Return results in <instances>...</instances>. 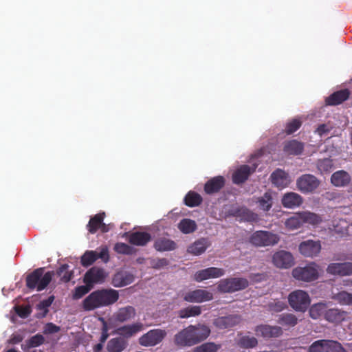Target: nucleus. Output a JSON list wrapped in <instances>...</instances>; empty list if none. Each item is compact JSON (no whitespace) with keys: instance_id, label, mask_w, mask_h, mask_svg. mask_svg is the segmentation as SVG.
Instances as JSON below:
<instances>
[{"instance_id":"1","label":"nucleus","mask_w":352,"mask_h":352,"mask_svg":"<svg viewBox=\"0 0 352 352\" xmlns=\"http://www.w3.org/2000/svg\"><path fill=\"white\" fill-rule=\"evenodd\" d=\"M119 298V293L113 289H102L91 292L82 302L85 311L107 307L114 304Z\"/></svg>"},{"instance_id":"2","label":"nucleus","mask_w":352,"mask_h":352,"mask_svg":"<svg viewBox=\"0 0 352 352\" xmlns=\"http://www.w3.org/2000/svg\"><path fill=\"white\" fill-rule=\"evenodd\" d=\"M44 272L43 267H39L29 274L25 280L27 287L32 290L36 289L38 292L45 289L52 281L54 272Z\"/></svg>"},{"instance_id":"3","label":"nucleus","mask_w":352,"mask_h":352,"mask_svg":"<svg viewBox=\"0 0 352 352\" xmlns=\"http://www.w3.org/2000/svg\"><path fill=\"white\" fill-rule=\"evenodd\" d=\"M319 266L312 262L305 267H297L292 270L293 277L304 282H311L318 278Z\"/></svg>"},{"instance_id":"4","label":"nucleus","mask_w":352,"mask_h":352,"mask_svg":"<svg viewBox=\"0 0 352 352\" xmlns=\"http://www.w3.org/2000/svg\"><path fill=\"white\" fill-rule=\"evenodd\" d=\"M248 281L244 278H229L219 281L217 289L223 293H232L245 289Z\"/></svg>"},{"instance_id":"5","label":"nucleus","mask_w":352,"mask_h":352,"mask_svg":"<svg viewBox=\"0 0 352 352\" xmlns=\"http://www.w3.org/2000/svg\"><path fill=\"white\" fill-rule=\"evenodd\" d=\"M279 240L277 234L263 230L256 231L250 239V243L258 247L274 245L277 244Z\"/></svg>"},{"instance_id":"6","label":"nucleus","mask_w":352,"mask_h":352,"mask_svg":"<svg viewBox=\"0 0 352 352\" xmlns=\"http://www.w3.org/2000/svg\"><path fill=\"white\" fill-rule=\"evenodd\" d=\"M289 305L296 311H305L310 305L309 294L302 290H295L288 296Z\"/></svg>"},{"instance_id":"7","label":"nucleus","mask_w":352,"mask_h":352,"mask_svg":"<svg viewBox=\"0 0 352 352\" xmlns=\"http://www.w3.org/2000/svg\"><path fill=\"white\" fill-rule=\"evenodd\" d=\"M309 352H346V351L337 341L320 340L311 344Z\"/></svg>"},{"instance_id":"8","label":"nucleus","mask_w":352,"mask_h":352,"mask_svg":"<svg viewBox=\"0 0 352 352\" xmlns=\"http://www.w3.org/2000/svg\"><path fill=\"white\" fill-rule=\"evenodd\" d=\"M166 334L164 329H151L140 338L139 343L144 346H155L164 339Z\"/></svg>"},{"instance_id":"9","label":"nucleus","mask_w":352,"mask_h":352,"mask_svg":"<svg viewBox=\"0 0 352 352\" xmlns=\"http://www.w3.org/2000/svg\"><path fill=\"white\" fill-rule=\"evenodd\" d=\"M320 185V181L313 175L305 174L296 180V186L302 193L314 192Z\"/></svg>"},{"instance_id":"10","label":"nucleus","mask_w":352,"mask_h":352,"mask_svg":"<svg viewBox=\"0 0 352 352\" xmlns=\"http://www.w3.org/2000/svg\"><path fill=\"white\" fill-rule=\"evenodd\" d=\"M298 250L300 253L304 256H316L320 252L321 243L319 240H306L300 243Z\"/></svg>"},{"instance_id":"11","label":"nucleus","mask_w":352,"mask_h":352,"mask_svg":"<svg viewBox=\"0 0 352 352\" xmlns=\"http://www.w3.org/2000/svg\"><path fill=\"white\" fill-rule=\"evenodd\" d=\"M326 271L333 276H352V262L331 263L328 265Z\"/></svg>"},{"instance_id":"12","label":"nucleus","mask_w":352,"mask_h":352,"mask_svg":"<svg viewBox=\"0 0 352 352\" xmlns=\"http://www.w3.org/2000/svg\"><path fill=\"white\" fill-rule=\"evenodd\" d=\"M183 299L188 302L201 303L213 299V294L208 290L195 289L184 295Z\"/></svg>"},{"instance_id":"13","label":"nucleus","mask_w":352,"mask_h":352,"mask_svg":"<svg viewBox=\"0 0 352 352\" xmlns=\"http://www.w3.org/2000/svg\"><path fill=\"white\" fill-rule=\"evenodd\" d=\"M257 336L263 337L265 339L278 338L283 334V329L278 326H271L269 324H260L254 328Z\"/></svg>"},{"instance_id":"14","label":"nucleus","mask_w":352,"mask_h":352,"mask_svg":"<svg viewBox=\"0 0 352 352\" xmlns=\"http://www.w3.org/2000/svg\"><path fill=\"white\" fill-rule=\"evenodd\" d=\"M106 278V273L102 268L93 267L89 269L85 274L83 282L85 284H89L91 287L96 283L104 282Z\"/></svg>"},{"instance_id":"15","label":"nucleus","mask_w":352,"mask_h":352,"mask_svg":"<svg viewBox=\"0 0 352 352\" xmlns=\"http://www.w3.org/2000/svg\"><path fill=\"white\" fill-rule=\"evenodd\" d=\"M272 262L277 267L287 269L294 265V257L290 252L280 250L274 254Z\"/></svg>"},{"instance_id":"16","label":"nucleus","mask_w":352,"mask_h":352,"mask_svg":"<svg viewBox=\"0 0 352 352\" xmlns=\"http://www.w3.org/2000/svg\"><path fill=\"white\" fill-rule=\"evenodd\" d=\"M174 343L178 347L195 345L190 326L182 329L174 336Z\"/></svg>"},{"instance_id":"17","label":"nucleus","mask_w":352,"mask_h":352,"mask_svg":"<svg viewBox=\"0 0 352 352\" xmlns=\"http://www.w3.org/2000/svg\"><path fill=\"white\" fill-rule=\"evenodd\" d=\"M225 274V270L215 267H208L199 270L194 274V280L201 282L210 278H219Z\"/></svg>"},{"instance_id":"18","label":"nucleus","mask_w":352,"mask_h":352,"mask_svg":"<svg viewBox=\"0 0 352 352\" xmlns=\"http://www.w3.org/2000/svg\"><path fill=\"white\" fill-rule=\"evenodd\" d=\"M189 326L195 345L206 340L211 333L210 327L204 324L199 323Z\"/></svg>"},{"instance_id":"19","label":"nucleus","mask_w":352,"mask_h":352,"mask_svg":"<svg viewBox=\"0 0 352 352\" xmlns=\"http://www.w3.org/2000/svg\"><path fill=\"white\" fill-rule=\"evenodd\" d=\"M226 179L219 175L208 179L204 184V190L207 195L218 193L225 186Z\"/></svg>"},{"instance_id":"20","label":"nucleus","mask_w":352,"mask_h":352,"mask_svg":"<svg viewBox=\"0 0 352 352\" xmlns=\"http://www.w3.org/2000/svg\"><path fill=\"white\" fill-rule=\"evenodd\" d=\"M136 315L135 309L132 306H126L120 308L113 314L111 320L115 322L123 323L129 321Z\"/></svg>"},{"instance_id":"21","label":"nucleus","mask_w":352,"mask_h":352,"mask_svg":"<svg viewBox=\"0 0 352 352\" xmlns=\"http://www.w3.org/2000/svg\"><path fill=\"white\" fill-rule=\"evenodd\" d=\"M303 202V198L298 193L289 192L284 194L281 199V204L284 208H295L299 207Z\"/></svg>"},{"instance_id":"22","label":"nucleus","mask_w":352,"mask_h":352,"mask_svg":"<svg viewBox=\"0 0 352 352\" xmlns=\"http://www.w3.org/2000/svg\"><path fill=\"white\" fill-rule=\"evenodd\" d=\"M241 321V317L238 315H229L216 318L214 324L216 327L224 329L232 328L238 324Z\"/></svg>"},{"instance_id":"23","label":"nucleus","mask_w":352,"mask_h":352,"mask_svg":"<svg viewBox=\"0 0 352 352\" xmlns=\"http://www.w3.org/2000/svg\"><path fill=\"white\" fill-rule=\"evenodd\" d=\"M134 276L127 272L121 271L117 272L112 278V284L116 287H122L132 283L134 281Z\"/></svg>"},{"instance_id":"24","label":"nucleus","mask_w":352,"mask_h":352,"mask_svg":"<svg viewBox=\"0 0 352 352\" xmlns=\"http://www.w3.org/2000/svg\"><path fill=\"white\" fill-rule=\"evenodd\" d=\"M254 172L248 165H242L232 174V182L235 184L244 183L249 176Z\"/></svg>"},{"instance_id":"25","label":"nucleus","mask_w":352,"mask_h":352,"mask_svg":"<svg viewBox=\"0 0 352 352\" xmlns=\"http://www.w3.org/2000/svg\"><path fill=\"white\" fill-rule=\"evenodd\" d=\"M350 96V91L347 89L337 91L325 99L327 105H338L346 101Z\"/></svg>"},{"instance_id":"26","label":"nucleus","mask_w":352,"mask_h":352,"mask_svg":"<svg viewBox=\"0 0 352 352\" xmlns=\"http://www.w3.org/2000/svg\"><path fill=\"white\" fill-rule=\"evenodd\" d=\"M151 240V235L146 232H134L129 235V242L135 245L144 246Z\"/></svg>"},{"instance_id":"27","label":"nucleus","mask_w":352,"mask_h":352,"mask_svg":"<svg viewBox=\"0 0 352 352\" xmlns=\"http://www.w3.org/2000/svg\"><path fill=\"white\" fill-rule=\"evenodd\" d=\"M142 328L143 324L141 322H136L122 326L116 330V333L124 338H130L140 331Z\"/></svg>"},{"instance_id":"28","label":"nucleus","mask_w":352,"mask_h":352,"mask_svg":"<svg viewBox=\"0 0 352 352\" xmlns=\"http://www.w3.org/2000/svg\"><path fill=\"white\" fill-rule=\"evenodd\" d=\"M304 150V144L296 140H292L284 143L283 151L288 155H298Z\"/></svg>"},{"instance_id":"29","label":"nucleus","mask_w":352,"mask_h":352,"mask_svg":"<svg viewBox=\"0 0 352 352\" xmlns=\"http://www.w3.org/2000/svg\"><path fill=\"white\" fill-rule=\"evenodd\" d=\"M272 182L278 188H285L288 185V174L281 169L274 170L271 175Z\"/></svg>"},{"instance_id":"30","label":"nucleus","mask_w":352,"mask_h":352,"mask_svg":"<svg viewBox=\"0 0 352 352\" xmlns=\"http://www.w3.org/2000/svg\"><path fill=\"white\" fill-rule=\"evenodd\" d=\"M346 315L347 313L346 311L333 308L325 311L324 318L332 323H340L345 319Z\"/></svg>"},{"instance_id":"31","label":"nucleus","mask_w":352,"mask_h":352,"mask_svg":"<svg viewBox=\"0 0 352 352\" xmlns=\"http://www.w3.org/2000/svg\"><path fill=\"white\" fill-rule=\"evenodd\" d=\"M331 181L336 186H344L350 182L351 177L347 172L338 170L331 175Z\"/></svg>"},{"instance_id":"32","label":"nucleus","mask_w":352,"mask_h":352,"mask_svg":"<svg viewBox=\"0 0 352 352\" xmlns=\"http://www.w3.org/2000/svg\"><path fill=\"white\" fill-rule=\"evenodd\" d=\"M153 246L157 251L165 252L175 250L177 245L173 241L162 237L155 241Z\"/></svg>"},{"instance_id":"33","label":"nucleus","mask_w":352,"mask_h":352,"mask_svg":"<svg viewBox=\"0 0 352 352\" xmlns=\"http://www.w3.org/2000/svg\"><path fill=\"white\" fill-rule=\"evenodd\" d=\"M228 214L232 217H241L246 221H252L254 214L245 207L232 208L228 211Z\"/></svg>"},{"instance_id":"34","label":"nucleus","mask_w":352,"mask_h":352,"mask_svg":"<svg viewBox=\"0 0 352 352\" xmlns=\"http://www.w3.org/2000/svg\"><path fill=\"white\" fill-rule=\"evenodd\" d=\"M209 243L206 239L202 238L195 241L192 245L188 248V252L193 255H200L204 253Z\"/></svg>"},{"instance_id":"35","label":"nucleus","mask_w":352,"mask_h":352,"mask_svg":"<svg viewBox=\"0 0 352 352\" xmlns=\"http://www.w3.org/2000/svg\"><path fill=\"white\" fill-rule=\"evenodd\" d=\"M105 213L100 212L91 217L87 225V229L91 234H95L101 226L102 221H104Z\"/></svg>"},{"instance_id":"36","label":"nucleus","mask_w":352,"mask_h":352,"mask_svg":"<svg viewBox=\"0 0 352 352\" xmlns=\"http://www.w3.org/2000/svg\"><path fill=\"white\" fill-rule=\"evenodd\" d=\"M202 201V197L197 192L192 190H190L184 199V204L190 208L199 206L201 204Z\"/></svg>"},{"instance_id":"37","label":"nucleus","mask_w":352,"mask_h":352,"mask_svg":"<svg viewBox=\"0 0 352 352\" xmlns=\"http://www.w3.org/2000/svg\"><path fill=\"white\" fill-rule=\"evenodd\" d=\"M126 347V341L122 338L111 339L107 345L108 352H122Z\"/></svg>"},{"instance_id":"38","label":"nucleus","mask_w":352,"mask_h":352,"mask_svg":"<svg viewBox=\"0 0 352 352\" xmlns=\"http://www.w3.org/2000/svg\"><path fill=\"white\" fill-rule=\"evenodd\" d=\"M54 300V296H50L48 298L41 300L36 307V309L40 312L36 314L37 318H45L49 312V307L52 305Z\"/></svg>"},{"instance_id":"39","label":"nucleus","mask_w":352,"mask_h":352,"mask_svg":"<svg viewBox=\"0 0 352 352\" xmlns=\"http://www.w3.org/2000/svg\"><path fill=\"white\" fill-rule=\"evenodd\" d=\"M332 230L338 234H345L348 233L349 223L342 218H336L332 221Z\"/></svg>"},{"instance_id":"40","label":"nucleus","mask_w":352,"mask_h":352,"mask_svg":"<svg viewBox=\"0 0 352 352\" xmlns=\"http://www.w3.org/2000/svg\"><path fill=\"white\" fill-rule=\"evenodd\" d=\"M45 342V338L43 335L37 333L25 341V344L21 345L23 351L28 350L31 348L38 347Z\"/></svg>"},{"instance_id":"41","label":"nucleus","mask_w":352,"mask_h":352,"mask_svg":"<svg viewBox=\"0 0 352 352\" xmlns=\"http://www.w3.org/2000/svg\"><path fill=\"white\" fill-rule=\"evenodd\" d=\"M257 203L261 210L267 212L273 205V198L270 192H266L264 195L258 198Z\"/></svg>"},{"instance_id":"42","label":"nucleus","mask_w":352,"mask_h":352,"mask_svg":"<svg viewBox=\"0 0 352 352\" xmlns=\"http://www.w3.org/2000/svg\"><path fill=\"white\" fill-rule=\"evenodd\" d=\"M300 215L302 224L309 223L313 226H316L322 222V218L320 215L309 211L301 212Z\"/></svg>"},{"instance_id":"43","label":"nucleus","mask_w":352,"mask_h":352,"mask_svg":"<svg viewBox=\"0 0 352 352\" xmlns=\"http://www.w3.org/2000/svg\"><path fill=\"white\" fill-rule=\"evenodd\" d=\"M197 224L194 220L183 219L178 224V229L184 234H190L197 229Z\"/></svg>"},{"instance_id":"44","label":"nucleus","mask_w":352,"mask_h":352,"mask_svg":"<svg viewBox=\"0 0 352 352\" xmlns=\"http://www.w3.org/2000/svg\"><path fill=\"white\" fill-rule=\"evenodd\" d=\"M201 309L199 306H190L180 309L178 311V316L180 318H188L200 315Z\"/></svg>"},{"instance_id":"45","label":"nucleus","mask_w":352,"mask_h":352,"mask_svg":"<svg viewBox=\"0 0 352 352\" xmlns=\"http://www.w3.org/2000/svg\"><path fill=\"white\" fill-rule=\"evenodd\" d=\"M277 322L283 326L294 327L298 323V318L292 314H282L278 316Z\"/></svg>"},{"instance_id":"46","label":"nucleus","mask_w":352,"mask_h":352,"mask_svg":"<svg viewBox=\"0 0 352 352\" xmlns=\"http://www.w3.org/2000/svg\"><path fill=\"white\" fill-rule=\"evenodd\" d=\"M68 264H63L59 268L56 270V274L60 277V280L64 283L69 282L72 277L74 272L72 270H69Z\"/></svg>"},{"instance_id":"47","label":"nucleus","mask_w":352,"mask_h":352,"mask_svg":"<svg viewBox=\"0 0 352 352\" xmlns=\"http://www.w3.org/2000/svg\"><path fill=\"white\" fill-rule=\"evenodd\" d=\"M300 212L296 213L294 216L288 218L285 222V227L291 230H296L302 226Z\"/></svg>"},{"instance_id":"48","label":"nucleus","mask_w":352,"mask_h":352,"mask_svg":"<svg viewBox=\"0 0 352 352\" xmlns=\"http://www.w3.org/2000/svg\"><path fill=\"white\" fill-rule=\"evenodd\" d=\"M332 298L342 305H352V294L342 291L333 294Z\"/></svg>"},{"instance_id":"49","label":"nucleus","mask_w":352,"mask_h":352,"mask_svg":"<svg viewBox=\"0 0 352 352\" xmlns=\"http://www.w3.org/2000/svg\"><path fill=\"white\" fill-rule=\"evenodd\" d=\"M327 306L324 303H316L312 305L309 309V316L313 319H318L322 315H324Z\"/></svg>"},{"instance_id":"50","label":"nucleus","mask_w":352,"mask_h":352,"mask_svg":"<svg viewBox=\"0 0 352 352\" xmlns=\"http://www.w3.org/2000/svg\"><path fill=\"white\" fill-rule=\"evenodd\" d=\"M258 344V340L253 336H245L240 338L239 341V345L241 348L251 349L256 346Z\"/></svg>"},{"instance_id":"51","label":"nucleus","mask_w":352,"mask_h":352,"mask_svg":"<svg viewBox=\"0 0 352 352\" xmlns=\"http://www.w3.org/2000/svg\"><path fill=\"white\" fill-rule=\"evenodd\" d=\"M97 260V252L95 251H86L81 257V264L84 267H88Z\"/></svg>"},{"instance_id":"52","label":"nucleus","mask_w":352,"mask_h":352,"mask_svg":"<svg viewBox=\"0 0 352 352\" xmlns=\"http://www.w3.org/2000/svg\"><path fill=\"white\" fill-rule=\"evenodd\" d=\"M318 170L322 173H330L333 168V160L329 158H324L318 160L317 163Z\"/></svg>"},{"instance_id":"53","label":"nucleus","mask_w":352,"mask_h":352,"mask_svg":"<svg viewBox=\"0 0 352 352\" xmlns=\"http://www.w3.org/2000/svg\"><path fill=\"white\" fill-rule=\"evenodd\" d=\"M114 250L118 254L124 255H131L135 252L133 247L124 243H116Z\"/></svg>"},{"instance_id":"54","label":"nucleus","mask_w":352,"mask_h":352,"mask_svg":"<svg viewBox=\"0 0 352 352\" xmlns=\"http://www.w3.org/2000/svg\"><path fill=\"white\" fill-rule=\"evenodd\" d=\"M93 288L89 284H85V285L78 286L74 289L73 292L72 298L74 300H78L84 296L85 294Z\"/></svg>"},{"instance_id":"55","label":"nucleus","mask_w":352,"mask_h":352,"mask_svg":"<svg viewBox=\"0 0 352 352\" xmlns=\"http://www.w3.org/2000/svg\"><path fill=\"white\" fill-rule=\"evenodd\" d=\"M302 125L300 120L294 118L288 122L285 126V133L290 135L296 132Z\"/></svg>"},{"instance_id":"56","label":"nucleus","mask_w":352,"mask_h":352,"mask_svg":"<svg viewBox=\"0 0 352 352\" xmlns=\"http://www.w3.org/2000/svg\"><path fill=\"white\" fill-rule=\"evenodd\" d=\"M218 349L214 342H206L195 348L192 352H217Z\"/></svg>"},{"instance_id":"57","label":"nucleus","mask_w":352,"mask_h":352,"mask_svg":"<svg viewBox=\"0 0 352 352\" xmlns=\"http://www.w3.org/2000/svg\"><path fill=\"white\" fill-rule=\"evenodd\" d=\"M169 264V261L166 258H157L152 259L151 261V265L154 269H161L166 266H167Z\"/></svg>"},{"instance_id":"58","label":"nucleus","mask_w":352,"mask_h":352,"mask_svg":"<svg viewBox=\"0 0 352 352\" xmlns=\"http://www.w3.org/2000/svg\"><path fill=\"white\" fill-rule=\"evenodd\" d=\"M267 306L270 311L274 312H280L286 307L285 303L282 301L271 302Z\"/></svg>"},{"instance_id":"59","label":"nucleus","mask_w":352,"mask_h":352,"mask_svg":"<svg viewBox=\"0 0 352 352\" xmlns=\"http://www.w3.org/2000/svg\"><path fill=\"white\" fill-rule=\"evenodd\" d=\"M60 331V327L58 326H56V324L49 322L47 323L44 329V333L45 334H51L57 333Z\"/></svg>"},{"instance_id":"60","label":"nucleus","mask_w":352,"mask_h":352,"mask_svg":"<svg viewBox=\"0 0 352 352\" xmlns=\"http://www.w3.org/2000/svg\"><path fill=\"white\" fill-rule=\"evenodd\" d=\"M23 340V336L21 334H12L8 340V343L10 344H16L20 343Z\"/></svg>"},{"instance_id":"61","label":"nucleus","mask_w":352,"mask_h":352,"mask_svg":"<svg viewBox=\"0 0 352 352\" xmlns=\"http://www.w3.org/2000/svg\"><path fill=\"white\" fill-rule=\"evenodd\" d=\"M16 313L21 318H27L30 314V310L28 307H18L16 309Z\"/></svg>"},{"instance_id":"62","label":"nucleus","mask_w":352,"mask_h":352,"mask_svg":"<svg viewBox=\"0 0 352 352\" xmlns=\"http://www.w3.org/2000/svg\"><path fill=\"white\" fill-rule=\"evenodd\" d=\"M99 258L104 262H107L109 260V254L107 248H103L101 250L100 253H97V259Z\"/></svg>"},{"instance_id":"63","label":"nucleus","mask_w":352,"mask_h":352,"mask_svg":"<svg viewBox=\"0 0 352 352\" xmlns=\"http://www.w3.org/2000/svg\"><path fill=\"white\" fill-rule=\"evenodd\" d=\"M316 131L320 135H322L327 133L329 131L327 125L324 124L319 125L318 127L317 128Z\"/></svg>"},{"instance_id":"64","label":"nucleus","mask_w":352,"mask_h":352,"mask_svg":"<svg viewBox=\"0 0 352 352\" xmlns=\"http://www.w3.org/2000/svg\"><path fill=\"white\" fill-rule=\"evenodd\" d=\"M100 320L102 322V329H101L102 333H108L109 327H108L107 322L105 321V320L103 318H100Z\"/></svg>"}]
</instances>
